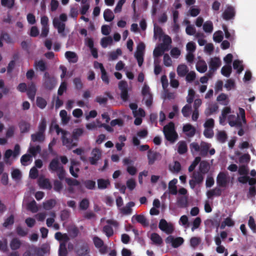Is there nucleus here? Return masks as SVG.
<instances>
[{
    "label": "nucleus",
    "mask_w": 256,
    "mask_h": 256,
    "mask_svg": "<svg viewBox=\"0 0 256 256\" xmlns=\"http://www.w3.org/2000/svg\"><path fill=\"white\" fill-rule=\"evenodd\" d=\"M163 132L166 138L171 143L174 142L178 138V134L175 130L174 124L172 122L164 126Z\"/></svg>",
    "instance_id": "f257e3e1"
},
{
    "label": "nucleus",
    "mask_w": 256,
    "mask_h": 256,
    "mask_svg": "<svg viewBox=\"0 0 256 256\" xmlns=\"http://www.w3.org/2000/svg\"><path fill=\"white\" fill-rule=\"evenodd\" d=\"M56 80L54 76H50L48 72H46L43 77V86L48 90H52L56 86Z\"/></svg>",
    "instance_id": "f03ea898"
},
{
    "label": "nucleus",
    "mask_w": 256,
    "mask_h": 256,
    "mask_svg": "<svg viewBox=\"0 0 256 256\" xmlns=\"http://www.w3.org/2000/svg\"><path fill=\"white\" fill-rule=\"evenodd\" d=\"M166 244H171L172 246L174 248H177L181 246L184 242V240L182 237L174 238L172 236H169L166 239Z\"/></svg>",
    "instance_id": "7ed1b4c3"
},
{
    "label": "nucleus",
    "mask_w": 256,
    "mask_h": 256,
    "mask_svg": "<svg viewBox=\"0 0 256 256\" xmlns=\"http://www.w3.org/2000/svg\"><path fill=\"white\" fill-rule=\"evenodd\" d=\"M158 227L160 230L168 234H172L174 230L172 224L168 223L164 219L160 220Z\"/></svg>",
    "instance_id": "20e7f679"
},
{
    "label": "nucleus",
    "mask_w": 256,
    "mask_h": 256,
    "mask_svg": "<svg viewBox=\"0 0 256 256\" xmlns=\"http://www.w3.org/2000/svg\"><path fill=\"white\" fill-rule=\"evenodd\" d=\"M93 242L94 246L99 248L100 252L101 254H105L107 250V246H104V242L103 240L97 236H95L93 238Z\"/></svg>",
    "instance_id": "39448f33"
},
{
    "label": "nucleus",
    "mask_w": 256,
    "mask_h": 256,
    "mask_svg": "<svg viewBox=\"0 0 256 256\" xmlns=\"http://www.w3.org/2000/svg\"><path fill=\"white\" fill-rule=\"evenodd\" d=\"M62 144L66 146L68 149H71L74 146H77L76 143L73 142V138H71L68 134H64L62 136Z\"/></svg>",
    "instance_id": "423d86ee"
},
{
    "label": "nucleus",
    "mask_w": 256,
    "mask_h": 256,
    "mask_svg": "<svg viewBox=\"0 0 256 256\" xmlns=\"http://www.w3.org/2000/svg\"><path fill=\"white\" fill-rule=\"evenodd\" d=\"M228 183L226 174L224 172H220L216 178V184L219 187L224 188Z\"/></svg>",
    "instance_id": "0eeeda50"
},
{
    "label": "nucleus",
    "mask_w": 256,
    "mask_h": 256,
    "mask_svg": "<svg viewBox=\"0 0 256 256\" xmlns=\"http://www.w3.org/2000/svg\"><path fill=\"white\" fill-rule=\"evenodd\" d=\"M234 8L231 6H228L226 8L222 13V18L226 20L233 18L235 16Z\"/></svg>",
    "instance_id": "6e6552de"
},
{
    "label": "nucleus",
    "mask_w": 256,
    "mask_h": 256,
    "mask_svg": "<svg viewBox=\"0 0 256 256\" xmlns=\"http://www.w3.org/2000/svg\"><path fill=\"white\" fill-rule=\"evenodd\" d=\"M92 156L89 158V161L92 165L97 164L98 161L101 157V153L98 148H94L92 152Z\"/></svg>",
    "instance_id": "1a4fd4ad"
},
{
    "label": "nucleus",
    "mask_w": 256,
    "mask_h": 256,
    "mask_svg": "<svg viewBox=\"0 0 256 256\" xmlns=\"http://www.w3.org/2000/svg\"><path fill=\"white\" fill-rule=\"evenodd\" d=\"M182 130L190 138L194 136L196 132L195 128L190 124L184 125L182 128Z\"/></svg>",
    "instance_id": "9d476101"
},
{
    "label": "nucleus",
    "mask_w": 256,
    "mask_h": 256,
    "mask_svg": "<svg viewBox=\"0 0 256 256\" xmlns=\"http://www.w3.org/2000/svg\"><path fill=\"white\" fill-rule=\"evenodd\" d=\"M88 252V246L86 243H84L76 250V252L78 256H90L87 255Z\"/></svg>",
    "instance_id": "9b49d317"
},
{
    "label": "nucleus",
    "mask_w": 256,
    "mask_h": 256,
    "mask_svg": "<svg viewBox=\"0 0 256 256\" xmlns=\"http://www.w3.org/2000/svg\"><path fill=\"white\" fill-rule=\"evenodd\" d=\"M27 95L28 98L32 100H34L35 98L36 89L35 84L32 82L28 85L26 90Z\"/></svg>",
    "instance_id": "f8f14e48"
},
{
    "label": "nucleus",
    "mask_w": 256,
    "mask_h": 256,
    "mask_svg": "<svg viewBox=\"0 0 256 256\" xmlns=\"http://www.w3.org/2000/svg\"><path fill=\"white\" fill-rule=\"evenodd\" d=\"M135 204L133 202H130L127 203L125 206L120 208V211L124 215H129L132 213V207L134 206Z\"/></svg>",
    "instance_id": "ddd939ff"
},
{
    "label": "nucleus",
    "mask_w": 256,
    "mask_h": 256,
    "mask_svg": "<svg viewBox=\"0 0 256 256\" xmlns=\"http://www.w3.org/2000/svg\"><path fill=\"white\" fill-rule=\"evenodd\" d=\"M210 146L211 144H210L202 142L200 144V149L199 150L200 155L202 157L206 156L208 154Z\"/></svg>",
    "instance_id": "4468645a"
},
{
    "label": "nucleus",
    "mask_w": 256,
    "mask_h": 256,
    "mask_svg": "<svg viewBox=\"0 0 256 256\" xmlns=\"http://www.w3.org/2000/svg\"><path fill=\"white\" fill-rule=\"evenodd\" d=\"M54 26L58 30L59 34H62L64 32L65 30V24L60 22V20L55 18L53 20Z\"/></svg>",
    "instance_id": "2eb2a0df"
},
{
    "label": "nucleus",
    "mask_w": 256,
    "mask_h": 256,
    "mask_svg": "<svg viewBox=\"0 0 256 256\" xmlns=\"http://www.w3.org/2000/svg\"><path fill=\"white\" fill-rule=\"evenodd\" d=\"M54 238L60 242V244H64L66 245L70 240V238L66 234H62L60 232H56L54 234Z\"/></svg>",
    "instance_id": "dca6fc26"
},
{
    "label": "nucleus",
    "mask_w": 256,
    "mask_h": 256,
    "mask_svg": "<svg viewBox=\"0 0 256 256\" xmlns=\"http://www.w3.org/2000/svg\"><path fill=\"white\" fill-rule=\"evenodd\" d=\"M221 62L220 59L218 58L215 57L212 58L209 64L210 68V70L215 72L217 68L220 66Z\"/></svg>",
    "instance_id": "f3484780"
},
{
    "label": "nucleus",
    "mask_w": 256,
    "mask_h": 256,
    "mask_svg": "<svg viewBox=\"0 0 256 256\" xmlns=\"http://www.w3.org/2000/svg\"><path fill=\"white\" fill-rule=\"evenodd\" d=\"M60 166H62L60 164L58 159L57 158H54L50 162L48 166V168L52 172H56L60 168Z\"/></svg>",
    "instance_id": "a211bd4d"
},
{
    "label": "nucleus",
    "mask_w": 256,
    "mask_h": 256,
    "mask_svg": "<svg viewBox=\"0 0 256 256\" xmlns=\"http://www.w3.org/2000/svg\"><path fill=\"white\" fill-rule=\"evenodd\" d=\"M98 188L100 190H104L110 186V182L108 179L99 178L97 180Z\"/></svg>",
    "instance_id": "6ab92c4d"
},
{
    "label": "nucleus",
    "mask_w": 256,
    "mask_h": 256,
    "mask_svg": "<svg viewBox=\"0 0 256 256\" xmlns=\"http://www.w3.org/2000/svg\"><path fill=\"white\" fill-rule=\"evenodd\" d=\"M134 218H135L138 222L140 224L144 226H148L149 225L148 222L146 218L144 215H134L132 217V220Z\"/></svg>",
    "instance_id": "aec40b11"
},
{
    "label": "nucleus",
    "mask_w": 256,
    "mask_h": 256,
    "mask_svg": "<svg viewBox=\"0 0 256 256\" xmlns=\"http://www.w3.org/2000/svg\"><path fill=\"white\" fill-rule=\"evenodd\" d=\"M45 136L44 134L38 132L31 135V140L33 142H42L44 141Z\"/></svg>",
    "instance_id": "412c9836"
},
{
    "label": "nucleus",
    "mask_w": 256,
    "mask_h": 256,
    "mask_svg": "<svg viewBox=\"0 0 256 256\" xmlns=\"http://www.w3.org/2000/svg\"><path fill=\"white\" fill-rule=\"evenodd\" d=\"M65 56L70 62L76 63L78 60V56L76 53L71 51H67Z\"/></svg>",
    "instance_id": "4be33fe9"
},
{
    "label": "nucleus",
    "mask_w": 256,
    "mask_h": 256,
    "mask_svg": "<svg viewBox=\"0 0 256 256\" xmlns=\"http://www.w3.org/2000/svg\"><path fill=\"white\" fill-rule=\"evenodd\" d=\"M178 182V180L176 178H174L170 180L168 183V190L170 194L176 195L177 194L178 190L176 184Z\"/></svg>",
    "instance_id": "5701e85b"
},
{
    "label": "nucleus",
    "mask_w": 256,
    "mask_h": 256,
    "mask_svg": "<svg viewBox=\"0 0 256 256\" xmlns=\"http://www.w3.org/2000/svg\"><path fill=\"white\" fill-rule=\"evenodd\" d=\"M159 154L156 152H153L152 150H148V164H153L157 159Z\"/></svg>",
    "instance_id": "b1692460"
},
{
    "label": "nucleus",
    "mask_w": 256,
    "mask_h": 256,
    "mask_svg": "<svg viewBox=\"0 0 256 256\" xmlns=\"http://www.w3.org/2000/svg\"><path fill=\"white\" fill-rule=\"evenodd\" d=\"M192 179L198 184V185H200L202 184L204 181V175L200 173V172L194 171L192 174Z\"/></svg>",
    "instance_id": "393cba45"
},
{
    "label": "nucleus",
    "mask_w": 256,
    "mask_h": 256,
    "mask_svg": "<svg viewBox=\"0 0 256 256\" xmlns=\"http://www.w3.org/2000/svg\"><path fill=\"white\" fill-rule=\"evenodd\" d=\"M209 170L210 166L208 163L206 161H202L200 162L199 169L197 171L204 175L208 172Z\"/></svg>",
    "instance_id": "a878e982"
},
{
    "label": "nucleus",
    "mask_w": 256,
    "mask_h": 256,
    "mask_svg": "<svg viewBox=\"0 0 256 256\" xmlns=\"http://www.w3.org/2000/svg\"><path fill=\"white\" fill-rule=\"evenodd\" d=\"M38 184L42 188L51 190L52 185L50 180L48 178H40L38 180Z\"/></svg>",
    "instance_id": "bb28decb"
},
{
    "label": "nucleus",
    "mask_w": 256,
    "mask_h": 256,
    "mask_svg": "<svg viewBox=\"0 0 256 256\" xmlns=\"http://www.w3.org/2000/svg\"><path fill=\"white\" fill-rule=\"evenodd\" d=\"M30 250L34 251V255L37 256H44L46 252L44 248H38L34 245L30 246Z\"/></svg>",
    "instance_id": "cd10ccee"
},
{
    "label": "nucleus",
    "mask_w": 256,
    "mask_h": 256,
    "mask_svg": "<svg viewBox=\"0 0 256 256\" xmlns=\"http://www.w3.org/2000/svg\"><path fill=\"white\" fill-rule=\"evenodd\" d=\"M178 152L180 154H183L186 153L188 151V146L186 143L185 141H180L178 144Z\"/></svg>",
    "instance_id": "c85d7f7f"
},
{
    "label": "nucleus",
    "mask_w": 256,
    "mask_h": 256,
    "mask_svg": "<svg viewBox=\"0 0 256 256\" xmlns=\"http://www.w3.org/2000/svg\"><path fill=\"white\" fill-rule=\"evenodd\" d=\"M150 240L153 244L156 246H160L162 243V240L157 233L154 232L151 234Z\"/></svg>",
    "instance_id": "c756f323"
},
{
    "label": "nucleus",
    "mask_w": 256,
    "mask_h": 256,
    "mask_svg": "<svg viewBox=\"0 0 256 256\" xmlns=\"http://www.w3.org/2000/svg\"><path fill=\"white\" fill-rule=\"evenodd\" d=\"M28 152L32 156L36 157V156L41 152V147L40 145L36 146H30Z\"/></svg>",
    "instance_id": "7c9ffc66"
},
{
    "label": "nucleus",
    "mask_w": 256,
    "mask_h": 256,
    "mask_svg": "<svg viewBox=\"0 0 256 256\" xmlns=\"http://www.w3.org/2000/svg\"><path fill=\"white\" fill-rule=\"evenodd\" d=\"M34 66L36 70H38L40 72H44L47 70L46 64L42 60L36 61L34 64Z\"/></svg>",
    "instance_id": "2f4dec72"
},
{
    "label": "nucleus",
    "mask_w": 256,
    "mask_h": 256,
    "mask_svg": "<svg viewBox=\"0 0 256 256\" xmlns=\"http://www.w3.org/2000/svg\"><path fill=\"white\" fill-rule=\"evenodd\" d=\"M10 248L13 250L19 249L22 245L20 240L18 238H13L10 242Z\"/></svg>",
    "instance_id": "473e14b6"
},
{
    "label": "nucleus",
    "mask_w": 256,
    "mask_h": 256,
    "mask_svg": "<svg viewBox=\"0 0 256 256\" xmlns=\"http://www.w3.org/2000/svg\"><path fill=\"white\" fill-rule=\"evenodd\" d=\"M188 72V67L186 65L180 64L177 68L178 74L181 77L185 76Z\"/></svg>",
    "instance_id": "72a5a7b5"
},
{
    "label": "nucleus",
    "mask_w": 256,
    "mask_h": 256,
    "mask_svg": "<svg viewBox=\"0 0 256 256\" xmlns=\"http://www.w3.org/2000/svg\"><path fill=\"white\" fill-rule=\"evenodd\" d=\"M196 68L198 72L204 73L207 70V65L204 60H200L196 64Z\"/></svg>",
    "instance_id": "f704fd0d"
},
{
    "label": "nucleus",
    "mask_w": 256,
    "mask_h": 256,
    "mask_svg": "<svg viewBox=\"0 0 256 256\" xmlns=\"http://www.w3.org/2000/svg\"><path fill=\"white\" fill-rule=\"evenodd\" d=\"M113 40L111 36L102 38L100 40V44L103 48H106L108 45L112 44Z\"/></svg>",
    "instance_id": "c9c22d12"
},
{
    "label": "nucleus",
    "mask_w": 256,
    "mask_h": 256,
    "mask_svg": "<svg viewBox=\"0 0 256 256\" xmlns=\"http://www.w3.org/2000/svg\"><path fill=\"white\" fill-rule=\"evenodd\" d=\"M218 108V106L216 104H212L206 109L204 114L206 116H208L216 112Z\"/></svg>",
    "instance_id": "e433bc0d"
},
{
    "label": "nucleus",
    "mask_w": 256,
    "mask_h": 256,
    "mask_svg": "<svg viewBox=\"0 0 256 256\" xmlns=\"http://www.w3.org/2000/svg\"><path fill=\"white\" fill-rule=\"evenodd\" d=\"M172 38L168 35H164L163 38V43L160 45L165 48L167 50H168L169 46L172 44Z\"/></svg>",
    "instance_id": "4c0bfd02"
},
{
    "label": "nucleus",
    "mask_w": 256,
    "mask_h": 256,
    "mask_svg": "<svg viewBox=\"0 0 256 256\" xmlns=\"http://www.w3.org/2000/svg\"><path fill=\"white\" fill-rule=\"evenodd\" d=\"M114 15L112 11L110 9H106L104 12V18L106 21L111 22L114 18Z\"/></svg>",
    "instance_id": "58836bf2"
},
{
    "label": "nucleus",
    "mask_w": 256,
    "mask_h": 256,
    "mask_svg": "<svg viewBox=\"0 0 256 256\" xmlns=\"http://www.w3.org/2000/svg\"><path fill=\"white\" fill-rule=\"evenodd\" d=\"M165 51H167V50L160 45L154 48L153 52L154 56V58H158L162 56Z\"/></svg>",
    "instance_id": "ea45409f"
},
{
    "label": "nucleus",
    "mask_w": 256,
    "mask_h": 256,
    "mask_svg": "<svg viewBox=\"0 0 256 256\" xmlns=\"http://www.w3.org/2000/svg\"><path fill=\"white\" fill-rule=\"evenodd\" d=\"M122 54V50L120 48H117L116 51H112L108 54V60H116L118 58V56Z\"/></svg>",
    "instance_id": "a19ab883"
},
{
    "label": "nucleus",
    "mask_w": 256,
    "mask_h": 256,
    "mask_svg": "<svg viewBox=\"0 0 256 256\" xmlns=\"http://www.w3.org/2000/svg\"><path fill=\"white\" fill-rule=\"evenodd\" d=\"M242 62L236 60L233 62V68L234 70H237V73L240 74L244 70V66L242 64Z\"/></svg>",
    "instance_id": "79ce46f5"
},
{
    "label": "nucleus",
    "mask_w": 256,
    "mask_h": 256,
    "mask_svg": "<svg viewBox=\"0 0 256 256\" xmlns=\"http://www.w3.org/2000/svg\"><path fill=\"white\" fill-rule=\"evenodd\" d=\"M190 246L195 249L201 242V238L199 237L193 236L190 239Z\"/></svg>",
    "instance_id": "37998d69"
},
{
    "label": "nucleus",
    "mask_w": 256,
    "mask_h": 256,
    "mask_svg": "<svg viewBox=\"0 0 256 256\" xmlns=\"http://www.w3.org/2000/svg\"><path fill=\"white\" fill-rule=\"evenodd\" d=\"M177 204L180 208H184L188 206V200L185 196H180L177 200Z\"/></svg>",
    "instance_id": "c03bdc74"
},
{
    "label": "nucleus",
    "mask_w": 256,
    "mask_h": 256,
    "mask_svg": "<svg viewBox=\"0 0 256 256\" xmlns=\"http://www.w3.org/2000/svg\"><path fill=\"white\" fill-rule=\"evenodd\" d=\"M227 138V134L224 131H220L216 134L217 140L221 143L225 142Z\"/></svg>",
    "instance_id": "a18cd8bd"
},
{
    "label": "nucleus",
    "mask_w": 256,
    "mask_h": 256,
    "mask_svg": "<svg viewBox=\"0 0 256 256\" xmlns=\"http://www.w3.org/2000/svg\"><path fill=\"white\" fill-rule=\"evenodd\" d=\"M19 127L21 132L25 133L30 130V124L25 121H22L20 123Z\"/></svg>",
    "instance_id": "49530a36"
},
{
    "label": "nucleus",
    "mask_w": 256,
    "mask_h": 256,
    "mask_svg": "<svg viewBox=\"0 0 256 256\" xmlns=\"http://www.w3.org/2000/svg\"><path fill=\"white\" fill-rule=\"evenodd\" d=\"M84 132V129L82 128H76L73 130L72 138L74 140H78V138L82 136Z\"/></svg>",
    "instance_id": "de8ad7c7"
},
{
    "label": "nucleus",
    "mask_w": 256,
    "mask_h": 256,
    "mask_svg": "<svg viewBox=\"0 0 256 256\" xmlns=\"http://www.w3.org/2000/svg\"><path fill=\"white\" fill-rule=\"evenodd\" d=\"M90 206V202L86 198H83L79 204V208L80 210H86Z\"/></svg>",
    "instance_id": "09e8293b"
},
{
    "label": "nucleus",
    "mask_w": 256,
    "mask_h": 256,
    "mask_svg": "<svg viewBox=\"0 0 256 256\" xmlns=\"http://www.w3.org/2000/svg\"><path fill=\"white\" fill-rule=\"evenodd\" d=\"M100 71L102 73L101 78L102 81L106 84H108L110 82L109 78L107 73L104 67L103 64H100Z\"/></svg>",
    "instance_id": "8fccbe9b"
},
{
    "label": "nucleus",
    "mask_w": 256,
    "mask_h": 256,
    "mask_svg": "<svg viewBox=\"0 0 256 256\" xmlns=\"http://www.w3.org/2000/svg\"><path fill=\"white\" fill-rule=\"evenodd\" d=\"M232 71V68L230 65L224 66L221 70L222 74L226 76L229 77Z\"/></svg>",
    "instance_id": "3c124183"
},
{
    "label": "nucleus",
    "mask_w": 256,
    "mask_h": 256,
    "mask_svg": "<svg viewBox=\"0 0 256 256\" xmlns=\"http://www.w3.org/2000/svg\"><path fill=\"white\" fill-rule=\"evenodd\" d=\"M102 232L108 238H110L114 234V230L112 227L109 225L104 226L103 227Z\"/></svg>",
    "instance_id": "603ef678"
},
{
    "label": "nucleus",
    "mask_w": 256,
    "mask_h": 256,
    "mask_svg": "<svg viewBox=\"0 0 256 256\" xmlns=\"http://www.w3.org/2000/svg\"><path fill=\"white\" fill-rule=\"evenodd\" d=\"M27 208L32 212H36L38 210L34 200H32L28 204Z\"/></svg>",
    "instance_id": "864d4df0"
},
{
    "label": "nucleus",
    "mask_w": 256,
    "mask_h": 256,
    "mask_svg": "<svg viewBox=\"0 0 256 256\" xmlns=\"http://www.w3.org/2000/svg\"><path fill=\"white\" fill-rule=\"evenodd\" d=\"M204 30L206 32H212L213 30V24L210 21H206L203 25Z\"/></svg>",
    "instance_id": "5fc2aeb1"
},
{
    "label": "nucleus",
    "mask_w": 256,
    "mask_h": 256,
    "mask_svg": "<svg viewBox=\"0 0 256 256\" xmlns=\"http://www.w3.org/2000/svg\"><path fill=\"white\" fill-rule=\"evenodd\" d=\"M85 187L88 190H94L96 188V182L92 180H86L84 182Z\"/></svg>",
    "instance_id": "6e6d98bb"
},
{
    "label": "nucleus",
    "mask_w": 256,
    "mask_h": 256,
    "mask_svg": "<svg viewBox=\"0 0 256 256\" xmlns=\"http://www.w3.org/2000/svg\"><path fill=\"white\" fill-rule=\"evenodd\" d=\"M15 0H1V4L8 8H12L14 4Z\"/></svg>",
    "instance_id": "4d7b16f0"
},
{
    "label": "nucleus",
    "mask_w": 256,
    "mask_h": 256,
    "mask_svg": "<svg viewBox=\"0 0 256 256\" xmlns=\"http://www.w3.org/2000/svg\"><path fill=\"white\" fill-rule=\"evenodd\" d=\"M67 254L68 250L66 249V245L64 244H60L58 256H66Z\"/></svg>",
    "instance_id": "13d9d810"
},
{
    "label": "nucleus",
    "mask_w": 256,
    "mask_h": 256,
    "mask_svg": "<svg viewBox=\"0 0 256 256\" xmlns=\"http://www.w3.org/2000/svg\"><path fill=\"white\" fill-rule=\"evenodd\" d=\"M29 161H32V158L30 154H24L21 157L20 162L22 165L27 166V162Z\"/></svg>",
    "instance_id": "bf43d9fd"
},
{
    "label": "nucleus",
    "mask_w": 256,
    "mask_h": 256,
    "mask_svg": "<svg viewBox=\"0 0 256 256\" xmlns=\"http://www.w3.org/2000/svg\"><path fill=\"white\" fill-rule=\"evenodd\" d=\"M60 116L62 118V122L64 124H66L70 120V118L68 116L67 112L66 110H62L60 112Z\"/></svg>",
    "instance_id": "052dcab7"
},
{
    "label": "nucleus",
    "mask_w": 256,
    "mask_h": 256,
    "mask_svg": "<svg viewBox=\"0 0 256 256\" xmlns=\"http://www.w3.org/2000/svg\"><path fill=\"white\" fill-rule=\"evenodd\" d=\"M73 82L75 88L76 90H80L82 88L83 84L80 78L78 77L74 78L73 80Z\"/></svg>",
    "instance_id": "680f3d73"
},
{
    "label": "nucleus",
    "mask_w": 256,
    "mask_h": 256,
    "mask_svg": "<svg viewBox=\"0 0 256 256\" xmlns=\"http://www.w3.org/2000/svg\"><path fill=\"white\" fill-rule=\"evenodd\" d=\"M201 158L200 156L196 157L191 164L188 167V170L189 172H192L194 171L196 166L198 164L199 162H200Z\"/></svg>",
    "instance_id": "e2e57ef3"
},
{
    "label": "nucleus",
    "mask_w": 256,
    "mask_h": 256,
    "mask_svg": "<svg viewBox=\"0 0 256 256\" xmlns=\"http://www.w3.org/2000/svg\"><path fill=\"white\" fill-rule=\"evenodd\" d=\"M14 216L11 214L7 218H6L2 224V226L4 228H7L9 226L12 225L14 224Z\"/></svg>",
    "instance_id": "0e129e2a"
},
{
    "label": "nucleus",
    "mask_w": 256,
    "mask_h": 256,
    "mask_svg": "<svg viewBox=\"0 0 256 256\" xmlns=\"http://www.w3.org/2000/svg\"><path fill=\"white\" fill-rule=\"evenodd\" d=\"M54 200H50L43 203V207L46 210H50L54 206Z\"/></svg>",
    "instance_id": "69168bd1"
},
{
    "label": "nucleus",
    "mask_w": 256,
    "mask_h": 256,
    "mask_svg": "<svg viewBox=\"0 0 256 256\" xmlns=\"http://www.w3.org/2000/svg\"><path fill=\"white\" fill-rule=\"evenodd\" d=\"M224 36L222 31L219 30L216 32L213 36L214 40L217 42H221L223 40Z\"/></svg>",
    "instance_id": "338daca9"
},
{
    "label": "nucleus",
    "mask_w": 256,
    "mask_h": 256,
    "mask_svg": "<svg viewBox=\"0 0 256 256\" xmlns=\"http://www.w3.org/2000/svg\"><path fill=\"white\" fill-rule=\"evenodd\" d=\"M46 100L41 97H38L36 98V104L38 108L43 109L46 106Z\"/></svg>",
    "instance_id": "774afa93"
}]
</instances>
